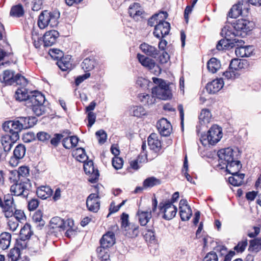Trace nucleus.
I'll list each match as a JSON object with an SVG mask.
<instances>
[{
    "label": "nucleus",
    "instance_id": "nucleus-33",
    "mask_svg": "<svg viewBox=\"0 0 261 261\" xmlns=\"http://www.w3.org/2000/svg\"><path fill=\"white\" fill-rule=\"evenodd\" d=\"M36 193L39 197L45 199L52 195L53 190L49 186H41L37 188Z\"/></svg>",
    "mask_w": 261,
    "mask_h": 261
},
{
    "label": "nucleus",
    "instance_id": "nucleus-62",
    "mask_svg": "<svg viewBox=\"0 0 261 261\" xmlns=\"http://www.w3.org/2000/svg\"><path fill=\"white\" fill-rule=\"evenodd\" d=\"M247 244V239H245L242 241L239 242L238 245L234 247V249L237 252H242L245 250Z\"/></svg>",
    "mask_w": 261,
    "mask_h": 261
},
{
    "label": "nucleus",
    "instance_id": "nucleus-64",
    "mask_svg": "<svg viewBox=\"0 0 261 261\" xmlns=\"http://www.w3.org/2000/svg\"><path fill=\"white\" fill-rule=\"evenodd\" d=\"M218 256L214 251L207 253L203 259V261H218Z\"/></svg>",
    "mask_w": 261,
    "mask_h": 261
},
{
    "label": "nucleus",
    "instance_id": "nucleus-12",
    "mask_svg": "<svg viewBox=\"0 0 261 261\" xmlns=\"http://www.w3.org/2000/svg\"><path fill=\"white\" fill-rule=\"evenodd\" d=\"M3 128L5 131L9 132L14 139H18L19 132L23 129L18 119L5 122L3 124Z\"/></svg>",
    "mask_w": 261,
    "mask_h": 261
},
{
    "label": "nucleus",
    "instance_id": "nucleus-2",
    "mask_svg": "<svg viewBox=\"0 0 261 261\" xmlns=\"http://www.w3.org/2000/svg\"><path fill=\"white\" fill-rule=\"evenodd\" d=\"M45 101L44 95L39 92H35L27 101V106L30 108L34 114L40 116L46 111V108L43 105Z\"/></svg>",
    "mask_w": 261,
    "mask_h": 261
},
{
    "label": "nucleus",
    "instance_id": "nucleus-58",
    "mask_svg": "<svg viewBox=\"0 0 261 261\" xmlns=\"http://www.w3.org/2000/svg\"><path fill=\"white\" fill-rule=\"evenodd\" d=\"M223 75L225 79L234 80L238 75V74L232 69H230L229 67L228 69L223 73Z\"/></svg>",
    "mask_w": 261,
    "mask_h": 261
},
{
    "label": "nucleus",
    "instance_id": "nucleus-41",
    "mask_svg": "<svg viewBox=\"0 0 261 261\" xmlns=\"http://www.w3.org/2000/svg\"><path fill=\"white\" fill-rule=\"evenodd\" d=\"M97 256L102 261H106L109 259V248L100 246L96 249Z\"/></svg>",
    "mask_w": 261,
    "mask_h": 261
},
{
    "label": "nucleus",
    "instance_id": "nucleus-10",
    "mask_svg": "<svg viewBox=\"0 0 261 261\" xmlns=\"http://www.w3.org/2000/svg\"><path fill=\"white\" fill-rule=\"evenodd\" d=\"M165 20L160 19L159 23L155 25L153 34L158 39L163 38L169 34L170 31V24Z\"/></svg>",
    "mask_w": 261,
    "mask_h": 261
},
{
    "label": "nucleus",
    "instance_id": "nucleus-38",
    "mask_svg": "<svg viewBox=\"0 0 261 261\" xmlns=\"http://www.w3.org/2000/svg\"><path fill=\"white\" fill-rule=\"evenodd\" d=\"M137 58L140 63L144 67H147L148 68L151 69L153 68L155 66V63L154 61L152 59L149 58L148 57L138 54L137 55Z\"/></svg>",
    "mask_w": 261,
    "mask_h": 261
},
{
    "label": "nucleus",
    "instance_id": "nucleus-61",
    "mask_svg": "<svg viewBox=\"0 0 261 261\" xmlns=\"http://www.w3.org/2000/svg\"><path fill=\"white\" fill-rule=\"evenodd\" d=\"M112 165L116 170L122 168L123 166V161L122 158L115 156L112 159Z\"/></svg>",
    "mask_w": 261,
    "mask_h": 261
},
{
    "label": "nucleus",
    "instance_id": "nucleus-8",
    "mask_svg": "<svg viewBox=\"0 0 261 261\" xmlns=\"http://www.w3.org/2000/svg\"><path fill=\"white\" fill-rule=\"evenodd\" d=\"M31 187L30 180L26 178H24L12 185L10 191L14 195L26 197L28 195Z\"/></svg>",
    "mask_w": 261,
    "mask_h": 261
},
{
    "label": "nucleus",
    "instance_id": "nucleus-55",
    "mask_svg": "<svg viewBox=\"0 0 261 261\" xmlns=\"http://www.w3.org/2000/svg\"><path fill=\"white\" fill-rule=\"evenodd\" d=\"M212 117L211 112L206 109L202 110L200 115L199 116V119L202 120L204 123L209 122Z\"/></svg>",
    "mask_w": 261,
    "mask_h": 261
},
{
    "label": "nucleus",
    "instance_id": "nucleus-32",
    "mask_svg": "<svg viewBox=\"0 0 261 261\" xmlns=\"http://www.w3.org/2000/svg\"><path fill=\"white\" fill-rule=\"evenodd\" d=\"M139 222L141 225L145 226L152 217L151 211H143L139 210L137 212Z\"/></svg>",
    "mask_w": 261,
    "mask_h": 261
},
{
    "label": "nucleus",
    "instance_id": "nucleus-37",
    "mask_svg": "<svg viewBox=\"0 0 261 261\" xmlns=\"http://www.w3.org/2000/svg\"><path fill=\"white\" fill-rule=\"evenodd\" d=\"M79 139L76 136L66 137L63 139L62 144L67 149H70L76 146Z\"/></svg>",
    "mask_w": 261,
    "mask_h": 261
},
{
    "label": "nucleus",
    "instance_id": "nucleus-27",
    "mask_svg": "<svg viewBox=\"0 0 261 261\" xmlns=\"http://www.w3.org/2000/svg\"><path fill=\"white\" fill-rule=\"evenodd\" d=\"M227 172L231 174L238 173L242 168V164L238 159L233 160L224 165Z\"/></svg>",
    "mask_w": 261,
    "mask_h": 261
},
{
    "label": "nucleus",
    "instance_id": "nucleus-28",
    "mask_svg": "<svg viewBox=\"0 0 261 261\" xmlns=\"http://www.w3.org/2000/svg\"><path fill=\"white\" fill-rule=\"evenodd\" d=\"M247 66L248 63L246 60L234 58L231 60L229 67L230 69H232L237 71L240 69H244Z\"/></svg>",
    "mask_w": 261,
    "mask_h": 261
},
{
    "label": "nucleus",
    "instance_id": "nucleus-46",
    "mask_svg": "<svg viewBox=\"0 0 261 261\" xmlns=\"http://www.w3.org/2000/svg\"><path fill=\"white\" fill-rule=\"evenodd\" d=\"M242 4L238 3L232 6L228 12V16L230 18H237L242 14Z\"/></svg>",
    "mask_w": 261,
    "mask_h": 261
},
{
    "label": "nucleus",
    "instance_id": "nucleus-57",
    "mask_svg": "<svg viewBox=\"0 0 261 261\" xmlns=\"http://www.w3.org/2000/svg\"><path fill=\"white\" fill-rule=\"evenodd\" d=\"M28 239H23L19 237V239L16 240V242L15 244V246L14 247L18 249L20 251V250H23L27 248L28 246H29V243L28 242Z\"/></svg>",
    "mask_w": 261,
    "mask_h": 261
},
{
    "label": "nucleus",
    "instance_id": "nucleus-50",
    "mask_svg": "<svg viewBox=\"0 0 261 261\" xmlns=\"http://www.w3.org/2000/svg\"><path fill=\"white\" fill-rule=\"evenodd\" d=\"M138 97L140 101L144 105H151L155 101V99L153 97H151V96L147 94H140L138 95Z\"/></svg>",
    "mask_w": 261,
    "mask_h": 261
},
{
    "label": "nucleus",
    "instance_id": "nucleus-54",
    "mask_svg": "<svg viewBox=\"0 0 261 261\" xmlns=\"http://www.w3.org/2000/svg\"><path fill=\"white\" fill-rule=\"evenodd\" d=\"M20 256V251L15 247L11 249L8 254L9 261H17Z\"/></svg>",
    "mask_w": 261,
    "mask_h": 261
},
{
    "label": "nucleus",
    "instance_id": "nucleus-25",
    "mask_svg": "<svg viewBox=\"0 0 261 261\" xmlns=\"http://www.w3.org/2000/svg\"><path fill=\"white\" fill-rule=\"evenodd\" d=\"M13 136L10 135L3 136L1 139L0 144L7 151L9 152L15 140Z\"/></svg>",
    "mask_w": 261,
    "mask_h": 261
},
{
    "label": "nucleus",
    "instance_id": "nucleus-31",
    "mask_svg": "<svg viewBox=\"0 0 261 261\" xmlns=\"http://www.w3.org/2000/svg\"><path fill=\"white\" fill-rule=\"evenodd\" d=\"M29 248L31 251L38 253L41 251V249L44 247V244L43 242L41 243L38 238L34 237L32 240L29 241Z\"/></svg>",
    "mask_w": 261,
    "mask_h": 261
},
{
    "label": "nucleus",
    "instance_id": "nucleus-36",
    "mask_svg": "<svg viewBox=\"0 0 261 261\" xmlns=\"http://www.w3.org/2000/svg\"><path fill=\"white\" fill-rule=\"evenodd\" d=\"M232 176L228 178L229 182L234 186H240L244 182V179L245 177L244 174L236 173L232 174Z\"/></svg>",
    "mask_w": 261,
    "mask_h": 261
},
{
    "label": "nucleus",
    "instance_id": "nucleus-48",
    "mask_svg": "<svg viewBox=\"0 0 261 261\" xmlns=\"http://www.w3.org/2000/svg\"><path fill=\"white\" fill-rule=\"evenodd\" d=\"M130 114L132 116L140 117L146 114L145 109L141 106H133L130 108Z\"/></svg>",
    "mask_w": 261,
    "mask_h": 261
},
{
    "label": "nucleus",
    "instance_id": "nucleus-34",
    "mask_svg": "<svg viewBox=\"0 0 261 261\" xmlns=\"http://www.w3.org/2000/svg\"><path fill=\"white\" fill-rule=\"evenodd\" d=\"M168 14L166 12H161L159 13L155 14L151 17L148 20V24L150 26H155V24L159 23L160 19H166Z\"/></svg>",
    "mask_w": 261,
    "mask_h": 261
},
{
    "label": "nucleus",
    "instance_id": "nucleus-47",
    "mask_svg": "<svg viewBox=\"0 0 261 261\" xmlns=\"http://www.w3.org/2000/svg\"><path fill=\"white\" fill-rule=\"evenodd\" d=\"M32 233L31 225L28 223H26L20 231L19 237L23 239H29L32 234Z\"/></svg>",
    "mask_w": 261,
    "mask_h": 261
},
{
    "label": "nucleus",
    "instance_id": "nucleus-56",
    "mask_svg": "<svg viewBox=\"0 0 261 261\" xmlns=\"http://www.w3.org/2000/svg\"><path fill=\"white\" fill-rule=\"evenodd\" d=\"M14 81V84H15L17 85H20L22 87H24L28 84L27 80L20 74L15 75Z\"/></svg>",
    "mask_w": 261,
    "mask_h": 261
},
{
    "label": "nucleus",
    "instance_id": "nucleus-39",
    "mask_svg": "<svg viewBox=\"0 0 261 261\" xmlns=\"http://www.w3.org/2000/svg\"><path fill=\"white\" fill-rule=\"evenodd\" d=\"M11 236L8 232H3L0 235V247L5 250L7 249L11 242Z\"/></svg>",
    "mask_w": 261,
    "mask_h": 261
},
{
    "label": "nucleus",
    "instance_id": "nucleus-60",
    "mask_svg": "<svg viewBox=\"0 0 261 261\" xmlns=\"http://www.w3.org/2000/svg\"><path fill=\"white\" fill-rule=\"evenodd\" d=\"M188 170V160L187 156L185 157L184 162L183 168H182V172L184 173L185 177L188 181L190 182L191 183H194V181H193V179L192 177L187 173Z\"/></svg>",
    "mask_w": 261,
    "mask_h": 261
},
{
    "label": "nucleus",
    "instance_id": "nucleus-26",
    "mask_svg": "<svg viewBox=\"0 0 261 261\" xmlns=\"http://www.w3.org/2000/svg\"><path fill=\"white\" fill-rule=\"evenodd\" d=\"M23 129H28L33 126L37 119L35 117H20L17 118Z\"/></svg>",
    "mask_w": 261,
    "mask_h": 261
},
{
    "label": "nucleus",
    "instance_id": "nucleus-18",
    "mask_svg": "<svg viewBox=\"0 0 261 261\" xmlns=\"http://www.w3.org/2000/svg\"><path fill=\"white\" fill-rule=\"evenodd\" d=\"M148 145L149 148L155 153H160L162 151L161 142L159 139L156 134L152 133L148 138Z\"/></svg>",
    "mask_w": 261,
    "mask_h": 261
},
{
    "label": "nucleus",
    "instance_id": "nucleus-42",
    "mask_svg": "<svg viewBox=\"0 0 261 261\" xmlns=\"http://www.w3.org/2000/svg\"><path fill=\"white\" fill-rule=\"evenodd\" d=\"M96 65L95 60L93 58H87L83 61V69L85 72L93 70Z\"/></svg>",
    "mask_w": 261,
    "mask_h": 261
},
{
    "label": "nucleus",
    "instance_id": "nucleus-17",
    "mask_svg": "<svg viewBox=\"0 0 261 261\" xmlns=\"http://www.w3.org/2000/svg\"><path fill=\"white\" fill-rule=\"evenodd\" d=\"M156 127L161 135L165 137L169 136L172 129L169 121L164 118L158 121Z\"/></svg>",
    "mask_w": 261,
    "mask_h": 261
},
{
    "label": "nucleus",
    "instance_id": "nucleus-14",
    "mask_svg": "<svg viewBox=\"0 0 261 261\" xmlns=\"http://www.w3.org/2000/svg\"><path fill=\"white\" fill-rule=\"evenodd\" d=\"M208 141L209 144L215 145L222 137V130L217 125H213L208 131Z\"/></svg>",
    "mask_w": 261,
    "mask_h": 261
},
{
    "label": "nucleus",
    "instance_id": "nucleus-35",
    "mask_svg": "<svg viewBox=\"0 0 261 261\" xmlns=\"http://www.w3.org/2000/svg\"><path fill=\"white\" fill-rule=\"evenodd\" d=\"M242 44L237 46L235 49L236 55L238 57H249L252 53V47L251 46H242Z\"/></svg>",
    "mask_w": 261,
    "mask_h": 261
},
{
    "label": "nucleus",
    "instance_id": "nucleus-20",
    "mask_svg": "<svg viewBox=\"0 0 261 261\" xmlns=\"http://www.w3.org/2000/svg\"><path fill=\"white\" fill-rule=\"evenodd\" d=\"M224 83L222 79H216L207 84L206 90L210 94H214L222 88Z\"/></svg>",
    "mask_w": 261,
    "mask_h": 261
},
{
    "label": "nucleus",
    "instance_id": "nucleus-49",
    "mask_svg": "<svg viewBox=\"0 0 261 261\" xmlns=\"http://www.w3.org/2000/svg\"><path fill=\"white\" fill-rule=\"evenodd\" d=\"M146 161H147V154L144 153V155H139L136 160L131 161L130 165L133 169L138 170L140 168L139 163L145 162Z\"/></svg>",
    "mask_w": 261,
    "mask_h": 261
},
{
    "label": "nucleus",
    "instance_id": "nucleus-9",
    "mask_svg": "<svg viewBox=\"0 0 261 261\" xmlns=\"http://www.w3.org/2000/svg\"><path fill=\"white\" fill-rule=\"evenodd\" d=\"M159 209L164 214L163 218L167 220L173 218L177 211V207L169 201L160 203Z\"/></svg>",
    "mask_w": 261,
    "mask_h": 261
},
{
    "label": "nucleus",
    "instance_id": "nucleus-6",
    "mask_svg": "<svg viewBox=\"0 0 261 261\" xmlns=\"http://www.w3.org/2000/svg\"><path fill=\"white\" fill-rule=\"evenodd\" d=\"M218 155L219 158V165L222 166L221 168H224L223 165L234 160L238 159L240 152L238 149H233L228 147L219 150L218 152Z\"/></svg>",
    "mask_w": 261,
    "mask_h": 261
},
{
    "label": "nucleus",
    "instance_id": "nucleus-1",
    "mask_svg": "<svg viewBox=\"0 0 261 261\" xmlns=\"http://www.w3.org/2000/svg\"><path fill=\"white\" fill-rule=\"evenodd\" d=\"M225 34V38L221 39L217 43L216 48L218 50L229 49L239 46L242 43L243 41L235 37L234 32L231 29L225 28L222 31V34Z\"/></svg>",
    "mask_w": 261,
    "mask_h": 261
},
{
    "label": "nucleus",
    "instance_id": "nucleus-5",
    "mask_svg": "<svg viewBox=\"0 0 261 261\" xmlns=\"http://www.w3.org/2000/svg\"><path fill=\"white\" fill-rule=\"evenodd\" d=\"M59 17L60 13L58 12L43 11L39 15L38 25L40 29H44L49 25L52 28L55 27L58 24Z\"/></svg>",
    "mask_w": 261,
    "mask_h": 261
},
{
    "label": "nucleus",
    "instance_id": "nucleus-15",
    "mask_svg": "<svg viewBox=\"0 0 261 261\" xmlns=\"http://www.w3.org/2000/svg\"><path fill=\"white\" fill-rule=\"evenodd\" d=\"M4 204L3 211L5 216L6 218L12 217L13 211L15 210V204L14 203V199L11 195L7 194L4 196Z\"/></svg>",
    "mask_w": 261,
    "mask_h": 261
},
{
    "label": "nucleus",
    "instance_id": "nucleus-4",
    "mask_svg": "<svg viewBox=\"0 0 261 261\" xmlns=\"http://www.w3.org/2000/svg\"><path fill=\"white\" fill-rule=\"evenodd\" d=\"M73 225L74 222L72 219H67L64 220L59 217H55L50 220L49 227L50 229L54 230L56 232L66 230V234L69 237L74 230Z\"/></svg>",
    "mask_w": 261,
    "mask_h": 261
},
{
    "label": "nucleus",
    "instance_id": "nucleus-22",
    "mask_svg": "<svg viewBox=\"0 0 261 261\" xmlns=\"http://www.w3.org/2000/svg\"><path fill=\"white\" fill-rule=\"evenodd\" d=\"M15 72L10 70H6L0 75V82L5 86L14 85Z\"/></svg>",
    "mask_w": 261,
    "mask_h": 261
},
{
    "label": "nucleus",
    "instance_id": "nucleus-23",
    "mask_svg": "<svg viewBox=\"0 0 261 261\" xmlns=\"http://www.w3.org/2000/svg\"><path fill=\"white\" fill-rule=\"evenodd\" d=\"M59 36V33L55 30L48 31L45 33L43 36L44 46H50L56 42Z\"/></svg>",
    "mask_w": 261,
    "mask_h": 261
},
{
    "label": "nucleus",
    "instance_id": "nucleus-24",
    "mask_svg": "<svg viewBox=\"0 0 261 261\" xmlns=\"http://www.w3.org/2000/svg\"><path fill=\"white\" fill-rule=\"evenodd\" d=\"M71 56L66 55L58 60L57 64L62 71L70 70L72 69Z\"/></svg>",
    "mask_w": 261,
    "mask_h": 261
},
{
    "label": "nucleus",
    "instance_id": "nucleus-21",
    "mask_svg": "<svg viewBox=\"0 0 261 261\" xmlns=\"http://www.w3.org/2000/svg\"><path fill=\"white\" fill-rule=\"evenodd\" d=\"M115 243V235L112 231H108L103 234L100 240L101 246L110 248Z\"/></svg>",
    "mask_w": 261,
    "mask_h": 261
},
{
    "label": "nucleus",
    "instance_id": "nucleus-3",
    "mask_svg": "<svg viewBox=\"0 0 261 261\" xmlns=\"http://www.w3.org/2000/svg\"><path fill=\"white\" fill-rule=\"evenodd\" d=\"M153 82L156 85L152 88V95L162 100L170 99L172 97L171 90L166 82L157 77H152Z\"/></svg>",
    "mask_w": 261,
    "mask_h": 261
},
{
    "label": "nucleus",
    "instance_id": "nucleus-29",
    "mask_svg": "<svg viewBox=\"0 0 261 261\" xmlns=\"http://www.w3.org/2000/svg\"><path fill=\"white\" fill-rule=\"evenodd\" d=\"M140 48L146 55L153 58H155L159 54V51L155 47L145 43L141 44Z\"/></svg>",
    "mask_w": 261,
    "mask_h": 261
},
{
    "label": "nucleus",
    "instance_id": "nucleus-13",
    "mask_svg": "<svg viewBox=\"0 0 261 261\" xmlns=\"http://www.w3.org/2000/svg\"><path fill=\"white\" fill-rule=\"evenodd\" d=\"M25 151L26 148L24 145L20 144L16 146L13 151V156L10 159V165L12 167L17 166L19 164V160L24 157Z\"/></svg>",
    "mask_w": 261,
    "mask_h": 261
},
{
    "label": "nucleus",
    "instance_id": "nucleus-51",
    "mask_svg": "<svg viewBox=\"0 0 261 261\" xmlns=\"http://www.w3.org/2000/svg\"><path fill=\"white\" fill-rule=\"evenodd\" d=\"M261 248V238H256L250 241L249 250L257 251Z\"/></svg>",
    "mask_w": 261,
    "mask_h": 261
},
{
    "label": "nucleus",
    "instance_id": "nucleus-59",
    "mask_svg": "<svg viewBox=\"0 0 261 261\" xmlns=\"http://www.w3.org/2000/svg\"><path fill=\"white\" fill-rule=\"evenodd\" d=\"M95 135L100 144H103L106 142L107 139V135L105 130L102 129L99 130L96 132Z\"/></svg>",
    "mask_w": 261,
    "mask_h": 261
},
{
    "label": "nucleus",
    "instance_id": "nucleus-63",
    "mask_svg": "<svg viewBox=\"0 0 261 261\" xmlns=\"http://www.w3.org/2000/svg\"><path fill=\"white\" fill-rule=\"evenodd\" d=\"M50 137V135L45 132H39L37 134V138L40 141L45 142L48 141Z\"/></svg>",
    "mask_w": 261,
    "mask_h": 261
},
{
    "label": "nucleus",
    "instance_id": "nucleus-45",
    "mask_svg": "<svg viewBox=\"0 0 261 261\" xmlns=\"http://www.w3.org/2000/svg\"><path fill=\"white\" fill-rule=\"evenodd\" d=\"M161 183V180L154 176H151L145 179L143 183V188L147 189L159 185Z\"/></svg>",
    "mask_w": 261,
    "mask_h": 261
},
{
    "label": "nucleus",
    "instance_id": "nucleus-16",
    "mask_svg": "<svg viewBox=\"0 0 261 261\" xmlns=\"http://www.w3.org/2000/svg\"><path fill=\"white\" fill-rule=\"evenodd\" d=\"M179 209L181 220H189L192 215V211L186 199H182L180 200Z\"/></svg>",
    "mask_w": 261,
    "mask_h": 261
},
{
    "label": "nucleus",
    "instance_id": "nucleus-19",
    "mask_svg": "<svg viewBox=\"0 0 261 261\" xmlns=\"http://www.w3.org/2000/svg\"><path fill=\"white\" fill-rule=\"evenodd\" d=\"M86 205L89 211L94 213L97 212L100 207L98 194H91L87 199Z\"/></svg>",
    "mask_w": 261,
    "mask_h": 261
},
{
    "label": "nucleus",
    "instance_id": "nucleus-30",
    "mask_svg": "<svg viewBox=\"0 0 261 261\" xmlns=\"http://www.w3.org/2000/svg\"><path fill=\"white\" fill-rule=\"evenodd\" d=\"M35 92L36 91L31 92V94H29L28 90L24 87H21L16 91L15 97L17 100L25 101L27 102V100L31 97Z\"/></svg>",
    "mask_w": 261,
    "mask_h": 261
},
{
    "label": "nucleus",
    "instance_id": "nucleus-44",
    "mask_svg": "<svg viewBox=\"0 0 261 261\" xmlns=\"http://www.w3.org/2000/svg\"><path fill=\"white\" fill-rule=\"evenodd\" d=\"M24 13L23 6L21 4H18L12 7L10 14L15 17H22Z\"/></svg>",
    "mask_w": 261,
    "mask_h": 261
},
{
    "label": "nucleus",
    "instance_id": "nucleus-53",
    "mask_svg": "<svg viewBox=\"0 0 261 261\" xmlns=\"http://www.w3.org/2000/svg\"><path fill=\"white\" fill-rule=\"evenodd\" d=\"M12 217L11 218H15L17 222H22L25 220V216L24 212L20 210H15L13 211Z\"/></svg>",
    "mask_w": 261,
    "mask_h": 261
},
{
    "label": "nucleus",
    "instance_id": "nucleus-52",
    "mask_svg": "<svg viewBox=\"0 0 261 261\" xmlns=\"http://www.w3.org/2000/svg\"><path fill=\"white\" fill-rule=\"evenodd\" d=\"M142 234L147 241L152 242L155 240V233L152 229H145L142 230Z\"/></svg>",
    "mask_w": 261,
    "mask_h": 261
},
{
    "label": "nucleus",
    "instance_id": "nucleus-11",
    "mask_svg": "<svg viewBox=\"0 0 261 261\" xmlns=\"http://www.w3.org/2000/svg\"><path fill=\"white\" fill-rule=\"evenodd\" d=\"M83 168L86 174L89 177L87 180L91 183L97 182L99 176L98 170L95 169L92 161L84 162Z\"/></svg>",
    "mask_w": 261,
    "mask_h": 261
},
{
    "label": "nucleus",
    "instance_id": "nucleus-43",
    "mask_svg": "<svg viewBox=\"0 0 261 261\" xmlns=\"http://www.w3.org/2000/svg\"><path fill=\"white\" fill-rule=\"evenodd\" d=\"M125 231H126V234L129 237L135 238L139 235L141 230L138 225L133 223L130 224Z\"/></svg>",
    "mask_w": 261,
    "mask_h": 261
},
{
    "label": "nucleus",
    "instance_id": "nucleus-7",
    "mask_svg": "<svg viewBox=\"0 0 261 261\" xmlns=\"http://www.w3.org/2000/svg\"><path fill=\"white\" fill-rule=\"evenodd\" d=\"M253 27V23L245 19H239L233 23V30L235 37L241 36L242 37L247 35V32L252 30Z\"/></svg>",
    "mask_w": 261,
    "mask_h": 261
},
{
    "label": "nucleus",
    "instance_id": "nucleus-40",
    "mask_svg": "<svg viewBox=\"0 0 261 261\" xmlns=\"http://www.w3.org/2000/svg\"><path fill=\"white\" fill-rule=\"evenodd\" d=\"M220 67V62L216 58H211L207 63V69L213 73L216 72Z\"/></svg>",
    "mask_w": 261,
    "mask_h": 261
}]
</instances>
